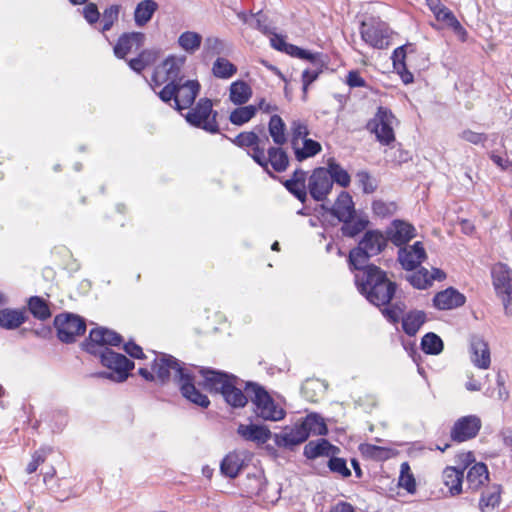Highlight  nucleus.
<instances>
[{"mask_svg": "<svg viewBox=\"0 0 512 512\" xmlns=\"http://www.w3.org/2000/svg\"><path fill=\"white\" fill-rule=\"evenodd\" d=\"M350 270L356 271L354 281L357 290L370 304L381 308L392 302L398 286L388 278L386 271L375 264Z\"/></svg>", "mask_w": 512, "mask_h": 512, "instance_id": "1", "label": "nucleus"}, {"mask_svg": "<svg viewBox=\"0 0 512 512\" xmlns=\"http://www.w3.org/2000/svg\"><path fill=\"white\" fill-rule=\"evenodd\" d=\"M201 89L197 80H180L167 83L157 94L161 101L181 112L189 109L195 102Z\"/></svg>", "mask_w": 512, "mask_h": 512, "instance_id": "2", "label": "nucleus"}, {"mask_svg": "<svg viewBox=\"0 0 512 512\" xmlns=\"http://www.w3.org/2000/svg\"><path fill=\"white\" fill-rule=\"evenodd\" d=\"M387 237L379 230H368L358 245L351 249L348 256L350 269L363 268L370 265L369 259L380 254L386 248Z\"/></svg>", "mask_w": 512, "mask_h": 512, "instance_id": "3", "label": "nucleus"}, {"mask_svg": "<svg viewBox=\"0 0 512 512\" xmlns=\"http://www.w3.org/2000/svg\"><path fill=\"white\" fill-rule=\"evenodd\" d=\"M244 389L255 406L257 417L266 421H280L285 417V411L275 403L267 390L260 384L252 381L245 383Z\"/></svg>", "mask_w": 512, "mask_h": 512, "instance_id": "4", "label": "nucleus"}, {"mask_svg": "<svg viewBox=\"0 0 512 512\" xmlns=\"http://www.w3.org/2000/svg\"><path fill=\"white\" fill-rule=\"evenodd\" d=\"M218 112L213 110L212 100L206 97L200 98L194 107H190L184 115L185 120L191 126L199 128L210 134L220 132L217 121Z\"/></svg>", "mask_w": 512, "mask_h": 512, "instance_id": "5", "label": "nucleus"}, {"mask_svg": "<svg viewBox=\"0 0 512 512\" xmlns=\"http://www.w3.org/2000/svg\"><path fill=\"white\" fill-rule=\"evenodd\" d=\"M101 364L108 368L110 372H99L95 376L113 380L121 383L127 380L130 371L134 369V362L125 355L117 353L110 348H105L97 355Z\"/></svg>", "mask_w": 512, "mask_h": 512, "instance_id": "6", "label": "nucleus"}, {"mask_svg": "<svg viewBox=\"0 0 512 512\" xmlns=\"http://www.w3.org/2000/svg\"><path fill=\"white\" fill-rule=\"evenodd\" d=\"M54 327L57 332L58 339L65 344L76 342L77 338L86 332V321L83 317L64 312L55 316Z\"/></svg>", "mask_w": 512, "mask_h": 512, "instance_id": "7", "label": "nucleus"}, {"mask_svg": "<svg viewBox=\"0 0 512 512\" xmlns=\"http://www.w3.org/2000/svg\"><path fill=\"white\" fill-rule=\"evenodd\" d=\"M123 342L122 336L114 330L97 327L89 332L88 338L81 343V348L89 354L98 355L107 346H119Z\"/></svg>", "mask_w": 512, "mask_h": 512, "instance_id": "8", "label": "nucleus"}, {"mask_svg": "<svg viewBox=\"0 0 512 512\" xmlns=\"http://www.w3.org/2000/svg\"><path fill=\"white\" fill-rule=\"evenodd\" d=\"M390 34V29L387 24L379 19L371 18L361 22V38L373 48H388L390 45Z\"/></svg>", "mask_w": 512, "mask_h": 512, "instance_id": "9", "label": "nucleus"}, {"mask_svg": "<svg viewBox=\"0 0 512 512\" xmlns=\"http://www.w3.org/2000/svg\"><path fill=\"white\" fill-rule=\"evenodd\" d=\"M394 115L391 110L380 106L375 116L366 125L367 130L375 134L377 141L382 145H390L395 141V134L392 127Z\"/></svg>", "mask_w": 512, "mask_h": 512, "instance_id": "10", "label": "nucleus"}, {"mask_svg": "<svg viewBox=\"0 0 512 512\" xmlns=\"http://www.w3.org/2000/svg\"><path fill=\"white\" fill-rule=\"evenodd\" d=\"M151 369L155 373L157 381L162 385L170 380L171 371H174V380L177 384L188 372L178 359L166 353H160L154 359Z\"/></svg>", "mask_w": 512, "mask_h": 512, "instance_id": "11", "label": "nucleus"}, {"mask_svg": "<svg viewBox=\"0 0 512 512\" xmlns=\"http://www.w3.org/2000/svg\"><path fill=\"white\" fill-rule=\"evenodd\" d=\"M185 56H168L156 69L152 81L159 86L163 83H176L184 79L182 68L185 64Z\"/></svg>", "mask_w": 512, "mask_h": 512, "instance_id": "12", "label": "nucleus"}, {"mask_svg": "<svg viewBox=\"0 0 512 512\" xmlns=\"http://www.w3.org/2000/svg\"><path fill=\"white\" fill-rule=\"evenodd\" d=\"M458 460L462 467L447 466L442 472L443 484L448 488L451 496L462 493V484L464 478V470L467 466L475 462L472 452L462 453L458 455Z\"/></svg>", "mask_w": 512, "mask_h": 512, "instance_id": "13", "label": "nucleus"}, {"mask_svg": "<svg viewBox=\"0 0 512 512\" xmlns=\"http://www.w3.org/2000/svg\"><path fill=\"white\" fill-rule=\"evenodd\" d=\"M308 192L313 200L322 202L327 199L333 188V180L325 167L315 168L308 178Z\"/></svg>", "mask_w": 512, "mask_h": 512, "instance_id": "14", "label": "nucleus"}, {"mask_svg": "<svg viewBox=\"0 0 512 512\" xmlns=\"http://www.w3.org/2000/svg\"><path fill=\"white\" fill-rule=\"evenodd\" d=\"M481 427L482 422L478 416H463L459 418L451 428V439L458 443L468 441L478 435Z\"/></svg>", "mask_w": 512, "mask_h": 512, "instance_id": "15", "label": "nucleus"}, {"mask_svg": "<svg viewBox=\"0 0 512 512\" xmlns=\"http://www.w3.org/2000/svg\"><path fill=\"white\" fill-rule=\"evenodd\" d=\"M223 137L229 139L239 148H251V151H248V155L255 163L263 165L264 146L261 145L262 140L255 131L241 132L234 138H229L227 135H223Z\"/></svg>", "mask_w": 512, "mask_h": 512, "instance_id": "16", "label": "nucleus"}, {"mask_svg": "<svg viewBox=\"0 0 512 512\" xmlns=\"http://www.w3.org/2000/svg\"><path fill=\"white\" fill-rule=\"evenodd\" d=\"M199 372L203 377V381L200 382L199 385L210 393H219L222 395L225 388L228 387L229 382L236 379L234 374L208 367H202Z\"/></svg>", "mask_w": 512, "mask_h": 512, "instance_id": "17", "label": "nucleus"}, {"mask_svg": "<svg viewBox=\"0 0 512 512\" xmlns=\"http://www.w3.org/2000/svg\"><path fill=\"white\" fill-rule=\"evenodd\" d=\"M423 243L416 241L413 245H403L398 250V261L406 271H413L426 259Z\"/></svg>", "mask_w": 512, "mask_h": 512, "instance_id": "18", "label": "nucleus"}, {"mask_svg": "<svg viewBox=\"0 0 512 512\" xmlns=\"http://www.w3.org/2000/svg\"><path fill=\"white\" fill-rule=\"evenodd\" d=\"M273 439L278 447L292 449L304 443L308 439V434L298 420L293 426H286L282 432L275 433Z\"/></svg>", "mask_w": 512, "mask_h": 512, "instance_id": "19", "label": "nucleus"}, {"mask_svg": "<svg viewBox=\"0 0 512 512\" xmlns=\"http://www.w3.org/2000/svg\"><path fill=\"white\" fill-rule=\"evenodd\" d=\"M321 209L340 222L346 219H353L356 215L355 204L352 196L347 191H341L332 206L321 205Z\"/></svg>", "mask_w": 512, "mask_h": 512, "instance_id": "20", "label": "nucleus"}, {"mask_svg": "<svg viewBox=\"0 0 512 512\" xmlns=\"http://www.w3.org/2000/svg\"><path fill=\"white\" fill-rule=\"evenodd\" d=\"M385 234L388 241H391L397 247H401L416 237V229L404 220L395 219L387 227Z\"/></svg>", "mask_w": 512, "mask_h": 512, "instance_id": "21", "label": "nucleus"}, {"mask_svg": "<svg viewBox=\"0 0 512 512\" xmlns=\"http://www.w3.org/2000/svg\"><path fill=\"white\" fill-rule=\"evenodd\" d=\"M145 40L146 35L143 32H125L119 36L113 48L114 55L119 59H124L133 50L140 49Z\"/></svg>", "mask_w": 512, "mask_h": 512, "instance_id": "22", "label": "nucleus"}, {"mask_svg": "<svg viewBox=\"0 0 512 512\" xmlns=\"http://www.w3.org/2000/svg\"><path fill=\"white\" fill-rule=\"evenodd\" d=\"M245 383L237 376L236 379L229 382L228 387L222 393V397L228 405L233 408H243L246 406L250 397L244 389Z\"/></svg>", "mask_w": 512, "mask_h": 512, "instance_id": "23", "label": "nucleus"}, {"mask_svg": "<svg viewBox=\"0 0 512 512\" xmlns=\"http://www.w3.org/2000/svg\"><path fill=\"white\" fill-rule=\"evenodd\" d=\"M178 386L182 396L189 400L191 403L202 408H207L210 405V400L207 395L203 394L196 388L194 383V376L189 371L178 383Z\"/></svg>", "mask_w": 512, "mask_h": 512, "instance_id": "24", "label": "nucleus"}, {"mask_svg": "<svg viewBox=\"0 0 512 512\" xmlns=\"http://www.w3.org/2000/svg\"><path fill=\"white\" fill-rule=\"evenodd\" d=\"M269 165H271L275 172H284L289 166V157L287 153L281 147H269L267 150V156L264 153L263 165L259 166L271 177H274L272 172L269 170Z\"/></svg>", "mask_w": 512, "mask_h": 512, "instance_id": "25", "label": "nucleus"}, {"mask_svg": "<svg viewBox=\"0 0 512 512\" xmlns=\"http://www.w3.org/2000/svg\"><path fill=\"white\" fill-rule=\"evenodd\" d=\"M471 362L480 369H488L491 363L490 349L487 342L479 336L470 340Z\"/></svg>", "mask_w": 512, "mask_h": 512, "instance_id": "26", "label": "nucleus"}, {"mask_svg": "<svg viewBox=\"0 0 512 512\" xmlns=\"http://www.w3.org/2000/svg\"><path fill=\"white\" fill-rule=\"evenodd\" d=\"M466 298L458 290L449 287L438 292L433 298V305L439 310H450L465 304Z\"/></svg>", "mask_w": 512, "mask_h": 512, "instance_id": "27", "label": "nucleus"}, {"mask_svg": "<svg viewBox=\"0 0 512 512\" xmlns=\"http://www.w3.org/2000/svg\"><path fill=\"white\" fill-rule=\"evenodd\" d=\"M340 452L339 447L331 444L327 439L320 438L316 441H310L304 446L303 455L310 460L320 456H334Z\"/></svg>", "mask_w": 512, "mask_h": 512, "instance_id": "28", "label": "nucleus"}, {"mask_svg": "<svg viewBox=\"0 0 512 512\" xmlns=\"http://www.w3.org/2000/svg\"><path fill=\"white\" fill-rule=\"evenodd\" d=\"M237 433L246 441L255 442L257 444H264L274 434L267 426L257 424H240L237 428Z\"/></svg>", "mask_w": 512, "mask_h": 512, "instance_id": "29", "label": "nucleus"}, {"mask_svg": "<svg viewBox=\"0 0 512 512\" xmlns=\"http://www.w3.org/2000/svg\"><path fill=\"white\" fill-rule=\"evenodd\" d=\"M267 481L264 472L256 470L248 473L242 480L241 489L247 497L261 496L266 489Z\"/></svg>", "mask_w": 512, "mask_h": 512, "instance_id": "30", "label": "nucleus"}, {"mask_svg": "<svg viewBox=\"0 0 512 512\" xmlns=\"http://www.w3.org/2000/svg\"><path fill=\"white\" fill-rule=\"evenodd\" d=\"M28 320V314L25 308L0 309V327L6 330H15Z\"/></svg>", "mask_w": 512, "mask_h": 512, "instance_id": "31", "label": "nucleus"}, {"mask_svg": "<svg viewBox=\"0 0 512 512\" xmlns=\"http://www.w3.org/2000/svg\"><path fill=\"white\" fill-rule=\"evenodd\" d=\"M242 455L236 451L229 452L220 463L221 473L228 478H236L244 467Z\"/></svg>", "mask_w": 512, "mask_h": 512, "instance_id": "32", "label": "nucleus"}, {"mask_svg": "<svg viewBox=\"0 0 512 512\" xmlns=\"http://www.w3.org/2000/svg\"><path fill=\"white\" fill-rule=\"evenodd\" d=\"M488 480V468L483 462L475 463L467 472L466 483L470 490H478Z\"/></svg>", "mask_w": 512, "mask_h": 512, "instance_id": "33", "label": "nucleus"}, {"mask_svg": "<svg viewBox=\"0 0 512 512\" xmlns=\"http://www.w3.org/2000/svg\"><path fill=\"white\" fill-rule=\"evenodd\" d=\"M302 427L306 429L308 437L312 435L326 436L328 434V427L318 413H310L306 417L299 420Z\"/></svg>", "mask_w": 512, "mask_h": 512, "instance_id": "34", "label": "nucleus"}, {"mask_svg": "<svg viewBox=\"0 0 512 512\" xmlns=\"http://www.w3.org/2000/svg\"><path fill=\"white\" fill-rule=\"evenodd\" d=\"M426 313L422 310H411L402 318V329L408 336H415L426 322Z\"/></svg>", "mask_w": 512, "mask_h": 512, "instance_id": "35", "label": "nucleus"}, {"mask_svg": "<svg viewBox=\"0 0 512 512\" xmlns=\"http://www.w3.org/2000/svg\"><path fill=\"white\" fill-rule=\"evenodd\" d=\"M158 9V4L154 0L140 1L134 11V21L137 27L145 26L153 17Z\"/></svg>", "mask_w": 512, "mask_h": 512, "instance_id": "36", "label": "nucleus"}, {"mask_svg": "<svg viewBox=\"0 0 512 512\" xmlns=\"http://www.w3.org/2000/svg\"><path fill=\"white\" fill-rule=\"evenodd\" d=\"M501 499V487L493 485L482 492L479 500V508L481 512H494L499 505Z\"/></svg>", "mask_w": 512, "mask_h": 512, "instance_id": "37", "label": "nucleus"}, {"mask_svg": "<svg viewBox=\"0 0 512 512\" xmlns=\"http://www.w3.org/2000/svg\"><path fill=\"white\" fill-rule=\"evenodd\" d=\"M437 21H441L445 23L449 28L453 30V32L460 38L461 41H466L467 31L455 17L454 13L447 8L443 7L442 11L438 16H435Z\"/></svg>", "mask_w": 512, "mask_h": 512, "instance_id": "38", "label": "nucleus"}, {"mask_svg": "<svg viewBox=\"0 0 512 512\" xmlns=\"http://www.w3.org/2000/svg\"><path fill=\"white\" fill-rule=\"evenodd\" d=\"M251 87L242 80L235 81L230 86L229 98L235 105L245 104L251 97Z\"/></svg>", "mask_w": 512, "mask_h": 512, "instance_id": "39", "label": "nucleus"}, {"mask_svg": "<svg viewBox=\"0 0 512 512\" xmlns=\"http://www.w3.org/2000/svg\"><path fill=\"white\" fill-rule=\"evenodd\" d=\"M28 310L34 318L46 321L51 317L48 302L40 296H31L28 300Z\"/></svg>", "mask_w": 512, "mask_h": 512, "instance_id": "40", "label": "nucleus"}, {"mask_svg": "<svg viewBox=\"0 0 512 512\" xmlns=\"http://www.w3.org/2000/svg\"><path fill=\"white\" fill-rule=\"evenodd\" d=\"M325 168L329 171L333 184L336 183L343 188H347L350 185L351 177L349 173L333 158L328 160L327 167Z\"/></svg>", "mask_w": 512, "mask_h": 512, "instance_id": "41", "label": "nucleus"}, {"mask_svg": "<svg viewBox=\"0 0 512 512\" xmlns=\"http://www.w3.org/2000/svg\"><path fill=\"white\" fill-rule=\"evenodd\" d=\"M343 223L341 227V233L345 237L353 238L363 232L369 225L367 217H358L355 219H346L341 221Z\"/></svg>", "mask_w": 512, "mask_h": 512, "instance_id": "42", "label": "nucleus"}, {"mask_svg": "<svg viewBox=\"0 0 512 512\" xmlns=\"http://www.w3.org/2000/svg\"><path fill=\"white\" fill-rule=\"evenodd\" d=\"M178 45L188 54H194L201 46L202 36L194 31H185L178 37Z\"/></svg>", "mask_w": 512, "mask_h": 512, "instance_id": "43", "label": "nucleus"}, {"mask_svg": "<svg viewBox=\"0 0 512 512\" xmlns=\"http://www.w3.org/2000/svg\"><path fill=\"white\" fill-rule=\"evenodd\" d=\"M285 129L286 126L282 118L277 114L272 115L269 120L268 130L276 145H283L286 143L287 138L285 135Z\"/></svg>", "mask_w": 512, "mask_h": 512, "instance_id": "44", "label": "nucleus"}, {"mask_svg": "<svg viewBox=\"0 0 512 512\" xmlns=\"http://www.w3.org/2000/svg\"><path fill=\"white\" fill-rule=\"evenodd\" d=\"M294 154L297 161L302 162L307 158L314 157L321 152V144L313 139L305 138L303 140V147L295 146Z\"/></svg>", "mask_w": 512, "mask_h": 512, "instance_id": "45", "label": "nucleus"}, {"mask_svg": "<svg viewBox=\"0 0 512 512\" xmlns=\"http://www.w3.org/2000/svg\"><path fill=\"white\" fill-rule=\"evenodd\" d=\"M212 73L216 78L229 79L237 73V67L224 57H218L213 63Z\"/></svg>", "mask_w": 512, "mask_h": 512, "instance_id": "46", "label": "nucleus"}, {"mask_svg": "<svg viewBox=\"0 0 512 512\" xmlns=\"http://www.w3.org/2000/svg\"><path fill=\"white\" fill-rule=\"evenodd\" d=\"M444 343L442 339L433 332L426 333L421 340V349L429 355H438L443 351Z\"/></svg>", "mask_w": 512, "mask_h": 512, "instance_id": "47", "label": "nucleus"}, {"mask_svg": "<svg viewBox=\"0 0 512 512\" xmlns=\"http://www.w3.org/2000/svg\"><path fill=\"white\" fill-rule=\"evenodd\" d=\"M256 112L257 107L254 105L238 107L230 113L229 120L234 125L242 126L249 122L255 116Z\"/></svg>", "mask_w": 512, "mask_h": 512, "instance_id": "48", "label": "nucleus"}, {"mask_svg": "<svg viewBox=\"0 0 512 512\" xmlns=\"http://www.w3.org/2000/svg\"><path fill=\"white\" fill-rule=\"evenodd\" d=\"M491 274L495 289H502L506 282L512 280V270L504 263L495 264L492 267Z\"/></svg>", "mask_w": 512, "mask_h": 512, "instance_id": "49", "label": "nucleus"}, {"mask_svg": "<svg viewBox=\"0 0 512 512\" xmlns=\"http://www.w3.org/2000/svg\"><path fill=\"white\" fill-rule=\"evenodd\" d=\"M398 486L405 489L410 494L416 492V480L408 462H403L400 466Z\"/></svg>", "mask_w": 512, "mask_h": 512, "instance_id": "50", "label": "nucleus"}, {"mask_svg": "<svg viewBox=\"0 0 512 512\" xmlns=\"http://www.w3.org/2000/svg\"><path fill=\"white\" fill-rule=\"evenodd\" d=\"M120 5L112 4L106 7L102 15V26L99 29L101 33H106L112 29L119 20Z\"/></svg>", "mask_w": 512, "mask_h": 512, "instance_id": "51", "label": "nucleus"}, {"mask_svg": "<svg viewBox=\"0 0 512 512\" xmlns=\"http://www.w3.org/2000/svg\"><path fill=\"white\" fill-rule=\"evenodd\" d=\"M407 280L416 289H427L432 285L429 271L424 267L409 275Z\"/></svg>", "mask_w": 512, "mask_h": 512, "instance_id": "52", "label": "nucleus"}, {"mask_svg": "<svg viewBox=\"0 0 512 512\" xmlns=\"http://www.w3.org/2000/svg\"><path fill=\"white\" fill-rule=\"evenodd\" d=\"M283 185L287 189V191L291 193L301 203L306 202L308 193L306 182H301L297 180H286L283 183Z\"/></svg>", "mask_w": 512, "mask_h": 512, "instance_id": "53", "label": "nucleus"}, {"mask_svg": "<svg viewBox=\"0 0 512 512\" xmlns=\"http://www.w3.org/2000/svg\"><path fill=\"white\" fill-rule=\"evenodd\" d=\"M356 180L358 186L362 189L365 194H372L378 187L377 180L373 178L369 172L365 170L358 171L356 173Z\"/></svg>", "mask_w": 512, "mask_h": 512, "instance_id": "54", "label": "nucleus"}, {"mask_svg": "<svg viewBox=\"0 0 512 512\" xmlns=\"http://www.w3.org/2000/svg\"><path fill=\"white\" fill-rule=\"evenodd\" d=\"M225 51V42L215 36H209L204 41L203 52L207 56L220 55Z\"/></svg>", "mask_w": 512, "mask_h": 512, "instance_id": "55", "label": "nucleus"}, {"mask_svg": "<svg viewBox=\"0 0 512 512\" xmlns=\"http://www.w3.org/2000/svg\"><path fill=\"white\" fill-rule=\"evenodd\" d=\"M397 210V205L394 202H385L383 200H374L372 203L373 213L381 218L393 215Z\"/></svg>", "mask_w": 512, "mask_h": 512, "instance_id": "56", "label": "nucleus"}, {"mask_svg": "<svg viewBox=\"0 0 512 512\" xmlns=\"http://www.w3.org/2000/svg\"><path fill=\"white\" fill-rule=\"evenodd\" d=\"M327 466L331 472L340 474L343 478L351 476V471L347 467V462L344 458L336 457V455L330 456Z\"/></svg>", "mask_w": 512, "mask_h": 512, "instance_id": "57", "label": "nucleus"}, {"mask_svg": "<svg viewBox=\"0 0 512 512\" xmlns=\"http://www.w3.org/2000/svg\"><path fill=\"white\" fill-rule=\"evenodd\" d=\"M495 291L503 302L505 313L512 315V280L506 282L502 289H495Z\"/></svg>", "mask_w": 512, "mask_h": 512, "instance_id": "58", "label": "nucleus"}, {"mask_svg": "<svg viewBox=\"0 0 512 512\" xmlns=\"http://www.w3.org/2000/svg\"><path fill=\"white\" fill-rule=\"evenodd\" d=\"M291 132H292L291 144H292L293 148H295V146L298 145L299 139L303 138V140H304L305 138H307V136L309 134L307 125L300 120H294L291 123Z\"/></svg>", "mask_w": 512, "mask_h": 512, "instance_id": "59", "label": "nucleus"}, {"mask_svg": "<svg viewBox=\"0 0 512 512\" xmlns=\"http://www.w3.org/2000/svg\"><path fill=\"white\" fill-rule=\"evenodd\" d=\"M360 450L364 456L377 461L385 459L388 454V450L386 448L373 444L361 445Z\"/></svg>", "mask_w": 512, "mask_h": 512, "instance_id": "60", "label": "nucleus"}, {"mask_svg": "<svg viewBox=\"0 0 512 512\" xmlns=\"http://www.w3.org/2000/svg\"><path fill=\"white\" fill-rule=\"evenodd\" d=\"M382 315L392 324H396L400 320V316L403 313L401 303H390L387 306H382Z\"/></svg>", "mask_w": 512, "mask_h": 512, "instance_id": "61", "label": "nucleus"}, {"mask_svg": "<svg viewBox=\"0 0 512 512\" xmlns=\"http://www.w3.org/2000/svg\"><path fill=\"white\" fill-rule=\"evenodd\" d=\"M82 15L87 23L91 26L97 24L101 17V13L99 12L97 5L92 2L87 3L84 6Z\"/></svg>", "mask_w": 512, "mask_h": 512, "instance_id": "62", "label": "nucleus"}, {"mask_svg": "<svg viewBox=\"0 0 512 512\" xmlns=\"http://www.w3.org/2000/svg\"><path fill=\"white\" fill-rule=\"evenodd\" d=\"M46 450L44 448H41L34 452L32 455L31 461L28 463L26 467V472L28 474L34 473L40 464H42L46 459Z\"/></svg>", "mask_w": 512, "mask_h": 512, "instance_id": "63", "label": "nucleus"}, {"mask_svg": "<svg viewBox=\"0 0 512 512\" xmlns=\"http://www.w3.org/2000/svg\"><path fill=\"white\" fill-rule=\"evenodd\" d=\"M460 138L472 143V144H483L487 141V135L484 133L474 132L470 129H466L460 133Z\"/></svg>", "mask_w": 512, "mask_h": 512, "instance_id": "64", "label": "nucleus"}]
</instances>
